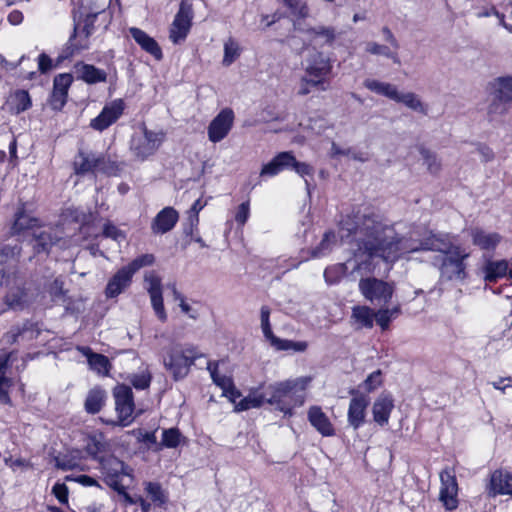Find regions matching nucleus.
Listing matches in <instances>:
<instances>
[{
    "instance_id": "nucleus-43",
    "label": "nucleus",
    "mask_w": 512,
    "mask_h": 512,
    "mask_svg": "<svg viewBox=\"0 0 512 512\" xmlns=\"http://www.w3.org/2000/svg\"><path fill=\"white\" fill-rule=\"evenodd\" d=\"M184 440L185 437L182 435L179 428L172 427L163 430L160 446L174 449L177 448Z\"/></svg>"
},
{
    "instance_id": "nucleus-60",
    "label": "nucleus",
    "mask_w": 512,
    "mask_h": 512,
    "mask_svg": "<svg viewBox=\"0 0 512 512\" xmlns=\"http://www.w3.org/2000/svg\"><path fill=\"white\" fill-rule=\"evenodd\" d=\"M65 481L67 482H76L84 487H98V488H101V485L99 484V482L89 476V475H86V474H81V475H67L65 476Z\"/></svg>"
},
{
    "instance_id": "nucleus-33",
    "label": "nucleus",
    "mask_w": 512,
    "mask_h": 512,
    "mask_svg": "<svg viewBox=\"0 0 512 512\" xmlns=\"http://www.w3.org/2000/svg\"><path fill=\"white\" fill-rule=\"evenodd\" d=\"M511 260H488L483 268L484 279L488 283H495L498 279L508 276L510 278Z\"/></svg>"
},
{
    "instance_id": "nucleus-48",
    "label": "nucleus",
    "mask_w": 512,
    "mask_h": 512,
    "mask_svg": "<svg viewBox=\"0 0 512 512\" xmlns=\"http://www.w3.org/2000/svg\"><path fill=\"white\" fill-rule=\"evenodd\" d=\"M418 150L424 160V163L427 166L428 171L433 175L438 174L441 171L442 164L436 153L430 151L424 146H420Z\"/></svg>"
},
{
    "instance_id": "nucleus-47",
    "label": "nucleus",
    "mask_w": 512,
    "mask_h": 512,
    "mask_svg": "<svg viewBox=\"0 0 512 512\" xmlns=\"http://www.w3.org/2000/svg\"><path fill=\"white\" fill-rule=\"evenodd\" d=\"M240 54L241 48L239 47L237 41H235L233 38H229L224 43V56L222 60L223 66L228 67L233 64L239 58Z\"/></svg>"
},
{
    "instance_id": "nucleus-36",
    "label": "nucleus",
    "mask_w": 512,
    "mask_h": 512,
    "mask_svg": "<svg viewBox=\"0 0 512 512\" xmlns=\"http://www.w3.org/2000/svg\"><path fill=\"white\" fill-rule=\"evenodd\" d=\"M24 332H31L34 336H40L41 329L39 323L32 319H26L22 325H13L8 332L5 333L4 338L6 342L13 345L18 342L20 337H24ZM33 337V335L31 336Z\"/></svg>"
},
{
    "instance_id": "nucleus-56",
    "label": "nucleus",
    "mask_w": 512,
    "mask_h": 512,
    "mask_svg": "<svg viewBox=\"0 0 512 512\" xmlns=\"http://www.w3.org/2000/svg\"><path fill=\"white\" fill-rule=\"evenodd\" d=\"M509 102L498 99V97L494 96L493 101L490 103L488 107V116L489 120L492 121L494 115H503L509 110Z\"/></svg>"
},
{
    "instance_id": "nucleus-17",
    "label": "nucleus",
    "mask_w": 512,
    "mask_h": 512,
    "mask_svg": "<svg viewBox=\"0 0 512 512\" xmlns=\"http://www.w3.org/2000/svg\"><path fill=\"white\" fill-rule=\"evenodd\" d=\"M90 35L83 33L80 30V23L74 22L73 31L62 49L61 53L57 56V64H62L65 60L72 58L75 54L90 48Z\"/></svg>"
},
{
    "instance_id": "nucleus-22",
    "label": "nucleus",
    "mask_w": 512,
    "mask_h": 512,
    "mask_svg": "<svg viewBox=\"0 0 512 512\" xmlns=\"http://www.w3.org/2000/svg\"><path fill=\"white\" fill-rule=\"evenodd\" d=\"M134 274L125 265L108 280L105 287V296L108 299L116 298L125 291L131 284Z\"/></svg>"
},
{
    "instance_id": "nucleus-15",
    "label": "nucleus",
    "mask_w": 512,
    "mask_h": 512,
    "mask_svg": "<svg viewBox=\"0 0 512 512\" xmlns=\"http://www.w3.org/2000/svg\"><path fill=\"white\" fill-rule=\"evenodd\" d=\"M485 493L487 498L512 497V471L505 468L491 471L486 478Z\"/></svg>"
},
{
    "instance_id": "nucleus-11",
    "label": "nucleus",
    "mask_w": 512,
    "mask_h": 512,
    "mask_svg": "<svg viewBox=\"0 0 512 512\" xmlns=\"http://www.w3.org/2000/svg\"><path fill=\"white\" fill-rule=\"evenodd\" d=\"M164 138V132H155L144 126L143 135L132 138L131 151L137 159L144 161L156 153Z\"/></svg>"
},
{
    "instance_id": "nucleus-27",
    "label": "nucleus",
    "mask_w": 512,
    "mask_h": 512,
    "mask_svg": "<svg viewBox=\"0 0 512 512\" xmlns=\"http://www.w3.org/2000/svg\"><path fill=\"white\" fill-rule=\"evenodd\" d=\"M394 409V399L390 393H381L373 403V420L380 426L389 423L390 415Z\"/></svg>"
},
{
    "instance_id": "nucleus-59",
    "label": "nucleus",
    "mask_w": 512,
    "mask_h": 512,
    "mask_svg": "<svg viewBox=\"0 0 512 512\" xmlns=\"http://www.w3.org/2000/svg\"><path fill=\"white\" fill-rule=\"evenodd\" d=\"M37 62H38V71L41 74H47L52 69L61 65V64H57V58L55 59V61H53L51 59V57L44 52H42L38 55Z\"/></svg>"
},
{
    "instance_id": "nucleus-55",
    "label": "nucleus",
    "mask_w": 512,
    "mask_h": 512,
    "mask_svg": "<svg viewBox=\"0 0 512 512\" xmlns=\"http://www.w3.org/2000/svg\"><path fill=\"white\" fill-rule=\"evenodd\" d=\"M345 266L344 264L328 266L324 270V278L328 284H336L340 282L343 277Z\"/></svg>"
},
{
    "instance_id": "nucleus-29",
    "label": "nucleus",
    "mask_w": 512,
    "mask_h": 512,
    "mask_svg": "<svg viewBox=\"0 0 512 512\" xmlns=\"http://www.w3.org/2000/svg\"><path fill=\"white\" fill-rule=\"evenodd\" d=\"M178 219L179 214L173 207H165L154 217L151 230L154 234H165L175 227Z\"/></svg>"
},
{
    "instance_id": "nucleus-64",
    "label": "nucleus",
    "mask_w": 512,
    "mask_h": 512,
    "mask_svg": "<svg viewBox=\"0 0 512 512\" xmlns=\"http://www.w3.org/2000/svg\"><path fill=\"white\" fill-rule=\"evenodd\" d=\"M52 494L63 505H67L69 501V489L65 483H55L52 487Z\"/></svg>"
},
{
    "instance_id": "nucleus-18",
    "label": "nucleus",
    "mask_w": 512,
    "mask_h": 512,
    "mask_svg": "<svg viewBox=\"0 0 512 512\" xmlns=\"http://www.w3.org/2000/svg\"><path fill=\"white\" fill-rule=\"evenodd\" d=\"M349 394L352 398L349 402L347 420L354 430H358L365 423L369 398L367 395L360 393L359 390L354 388L349 390Z\"/></svg>"
},
{
    "instance_id": "nucleus-30",
    "label": "nucleus",
    "mask_w": 512,
    "mask_h": 512,
    "mask_svg": "<svg viewBox=\"0 0 512 512\" xmlns=\"http://www.w3.org/2000/svg\"><path fill=\"white\" fill-rule=\"evenodd\" d=\"M59 238L52 230H43L32 234L31 243L33 255L45 254L48 256L52 248L58 243Z\"/></svg>"
},
{
    "instance_id": "nucleus-38",
    "label": "nucleus",
    "mask_w": 512,
    "mask_h": 512,
    "mask_svg": "<svg viewBox=\"0 0 512 512\" xmlns=\"http://www.w3.org/2000/svg\"><path fill=\"white\" fill-rule=\"evenodd\" d=\"M8 105L10 111L18 115L32 107V99L27 90L17 89L11 93L8 100Z\"/></svg>"
},
{
    "instance_id": "nucleus-19",
    "label": "nucleus",
    "mask_w": 512,
    "mask_h": 512,
    "mask_svg": "<svg viewBox=\"0 0 512 512\" xmlns=\"http://www.w3.org/2000/svg\"><path fill=\"white\" fill-rule=\"evenodd\" d=\"M234 112L231 108L222 109L208 126V138L217 143L223 140L232 129Z\"/></svg>"
},
{
    "instance_id": "nucleus-20",
    "label": "nucleus",
    "mask_w": 512,
    "mask_h": 512,
    "mask_svg": "<svg viewBox=\"0 0 512 512\" xmlns=\"http://www.w3.org/2000/svg\"><path fill=\"white\" fill-rule=\"evenodd\" d=\"M71 73H60L53 79V88L49 98V103L54 110H62L68 100V92L73 83Z\"/></svg>"
},
{
    "instance_id": "nucleus-8",
    "label": "nucleus",
    "mask_w": 512,
    "mask_h": 512,
    "mask_svg": "<svg viewBox=\"0 0 512 512\" xmlns=\"http://www.w3.org/2000/svg\"><path fill=\"white\" fill-rule=\"evenodd\" d=\"M32 204L28 201L19 200L12 214L9 226L11 236H23L29 231L43 226L42 220L34 215L30 209Z\"/></svg>"
},
{
    "instance_id": "nucleus-50",
    "label": "nucleus",
    "mask_w": 512,
    "mask_h": 512,
    "mask_svg": "<svg viewBox=\"0 0 512 512\" xmlns=\"http://www.w3.org/2000/svg\"><path fill=\"white\" fill-rule=\"evenodd\" d=\"M283 4L297 19H305L309 16V7L301 0H283Z\"/></svg>"
},
{
    "instance_id": "nucleus-52",
    "label": "nucleus",
    "mask_w": 512,
    "mask_h": 512,
    "mask_svg": "<svg viewBox=\"0 0 512 512\" xmlns=\"http://www.w3.org/2000/svg\"><path fill=\"white\" fill-rule=\"evenodd\" d=\"M155 262V256L153 254H142L130 261L126 266L128 269L135 274L138 270L143 267L151 266Z\"/></svg>"
},
{
    "instance_id": "nucleus-51",
    "label": "nucleus",
    "mask_w": 512,
    "mask_h": 512,
    "mask_svg": "<svg viewBox=\"0 0 512 512\" xmlns=\"http://www.w3.org/2000/svg\"><path fill=\"white\" fill-rule=\"evenodd\" d=\"M263 403H266L265 393L258 397H245L241 399L238 403H236L234 409L237 412L246 411L249 410L250 408H259L262 406Z\"/></svg>"
},
{
    "instance_id": "nucleus-25",
    "label": "nucleus",
    "mask_w": 512,
    "mask_h": 512,
    "mask_svg": "<svg viewBox=\"0 0 512 512\" xmlns=\"http://www.w3.org/2000/svg\"><path fill=\"white\" fill-rule=\"evenodd\" d=\"M145 279L149 283L147 290L151 299L153 310L157 318L164 323L167 321V313L164 307L161 279L157 275H150Z\"/></svg>"
},
{
    "instance_id": "nucleus-37",
    "label": "nucleus",
    "mask_w": 512,
    "mask_h": 512,
    "mask_svg": "<svg viewBox=\"0 0 512 512\" xmlns=\"http://www.w3.org/2000/svg\"><path fill=\"white\" fill-rule=\"evenodd\" d=\"M27 289L24 286H18L15 289L8 291L3 297V303L6 305L0 311V314L8 310L23 309L26 304Z\"/></svg>"
},
{
    "instance_id": "nucleus-57",
    "label": "nucleus",
    "mask_w": 512,
    "mask_h": 512,
    "mask_svg": "<svg viewBox=\"0 0 512 512\" xmlns=\"http://www.w3.org/2000/svg\"><path fill=\"white\" fill-rule=\"evenodd\" d=\"M104 449H105V445L100 440H98L96 437L89 438V440L86 444V447H85L87 454L92 459L98 460L99 462H100V459L102 458L99 455L104 451Z\"/></svg>"
},
{
    "instance_id": "nucleus-1",
    "label": "nucleus",
    "mask_w": 512,
    "mask_h": 512,
    "mask_svg": "<svg viewBox=\"0 0 512 512\" xmlns=\"http://www.w3.org/2000/svg\"><path fill=\"white\" fill-rule=\"evenodd\" d=\"M340 229L353 236L354 256L365 262L375 260L395 264L406 255L418 251L444 254L454 244L447 238L431 234L418 241L398 233L379 208L372 204H360L340 221Z\"/></svg>"
},
{
    "instance_id": "nucleus-2",
    "label": "nucleus",
    "mask_w": 512,
    "mask_h": 512,
    "mask_svg": "<svg viewBox=\"0 0 512 512\" xmlns=\"http://www.w3.org/2000/svg\"><path fill=\"white\" fill-rule=\"evenodd\" d=\"M335 59L323 51L313 50L305 59L304 76L300 79V88L297 92L300 96H306L313 89L326 91L335 76Z\"/></svg>"
},
{
    "instance_id": "nucleus-46",
    "label": "nucleus",
    "mask_w": 512,
    "mask_h": 512,
    "mask_svg": "<svg viewBox=\"0 0 512 512\" xmlns=\"http://www.w3.org/2000/svg\"><path fill=\"white\" fill-rule=\"evenodd\" d=\"M397 103H403L408 108L418 111L424 115L428 113V108L424 105L418 96L413 92H408L405 94L399 93V98L396 100Z\"/></svg>"
},
{
    "instance_id": "nucleus-42",
    "label": "nucleus",
    "mask_w": 512,
    "mask_h": 512,
    "mask_svg": "<svg viewBox=\"0 0 512 512\" xmlns=\"http://www.w3.org/2000/svg\"><path fill=\"white\" fill-rule=\"evenodd\" d=\"M492 85L495 87L494 96L512 102V76L498 77Z\"/></svg>"
},
{
    "instance_id": "nucleus-4",
    "label": "nucleus",
    "mask_w": 512,
    "mask_h": 512,
    "mask_svg": "<svg viewBox=\"0 0 512 512\" xmlns=\"http://www.w3.org/2000/svg\"><path fill=\"white\" fill-rule=\"evenodd\" d=\"M72 168L77 176L95 174L97 171L108 176H117L122 170V165L104 154L96 156L93 153H87L79 149L72 163Z\"/></svg>"
},
{
    "instance_id": "nucleus-62",
    "label": "nucleus",
    "mask_w": 512,
    "mask_h": 512,
    "mask_svg": "<svg viewBox=\"0 0 512 512\" xmlns=\"http://www.w3.org/2000/svg\"><path fill=\"white\" fill-rule=\"evenodd\" d=\"M366 52L372 55H384L388 58L395 59L396 54L391 52L389 47L385 45H380L376 42H368L365 48Z\"/></svg>"
},
{
    "instance_id": "nucleus-63",
    "label": "nucleus",
    "mask_w": 512,
    "mask_h": 512,
    "mask_svg": "<svg viewBox=\"0 0 512 512\" xmlns=\"http://www.w3.org/2000/svg\"><path fill=\"white\" fill-rule=\"evenodd\" d=\"M173 294L175 300H179V307L181 311L188 315L189 318L196 320L199 317V313L192 309V307L186 302L185 297L176 289L173 290Z\"/></svg>"
},
{
    "instance_id": "nucleus-16",
    "label": "nucleus",
    "mask_w": 512,
    "mask_h": 512,
    "mask_svg": "<svg viewBox=\"0 0 512 512\" xmlns=\"http://www.w3.org/2000/svg\"><path fill=\"white\" fill-rule=\"evenodd\" d=\"M125 108L126 103L122 98L112 100L91 120L90 127L96 131L103 132L120 119Z\"/></svg>"
},
{
    "instance_id": "nucleus-21",
    "label": "nucleus",
    "mask_w": 512,
    "mask_h": 512,
    "mask_svg": "<svg viewBox=\"0 0 512 512\" xmlns=\"http://www.w3.org/2000/svg\"><path fill=\"white\" fill-rule=\"evenodd\" d=\"M128 32L142 51L151 55L156 61H161L163 59L164 55L161 46L144 30L138 27H130Z\"/></svg>"
},
{
    "instance_id": "nucleus-26",
    "label": "nucleus",
    "mask_w": 512,
    "mask_h": 512,
    "mask_svg": "<svg viewBox=\"0 0 512 512\" xmlns=\"http://www.w3.org/2000/svg\"><path fill=\"white\" fill-rule=\"evenodd\" d=\"M293 162L294 154L292 151L279 152L268 163L262 166L260 177H274L284 170H290Z\"/></svg>"
},
{
    "instance_id": "nucleus-53",
    "label": "nucleus",
    "mask_w": 512,
    "mask_h": 512,
    "mask_svg": "<svg viewBox=\"0 0 512 512\" xmlns=\"http://www.w3.org/2000/svg\"><path fill=\"white\" fill-rule=\"evenodd\" d=\"M250 217V197L242 202L234 213V220L239 228H243Z\"/></svg>"
},
{
    "instance_id": "nucleus-35",
    "label": "nucleus",
    "mask_w": 512,
    "mask_h": 512,
    "mask_svg": "<svg viewBox=\"0 0 512 512\" xmlns=\"http://www.w3.org/2000/svg\"><path fill=\"white\" fill-rule=\"evenodd\" d=\"M375 311L366 305H356L352 308L351 321L355 329H372L375 321Z\"/></svg>"
},
{
    "instance_id": "nucleus-39",
    "label": "nucleus",
    "mask_w": 512,
    "mask_h": 512,
    "mask_svg": "<svg viewBox=\"0 0 512 512\" xmlns=\"http://www.w3.org/2000/svg\"><path fill=\"white\" fill-rule=\"evenodd\" d=\"M84 354L87 357L90 368L103 376H108L112 368L111 362L107 356L93 352L89 347H86Z\"/></svg>"
},
{
    "instance_id": "nucleus-31",
    "label": "nucleus",
    "mask_w": 512,
    "mask_h": 512,
    "mask_svg": "<svg viewBox=\"0 0 512 512\" xmlns=\"http://www.w3.org/2000/svg\"><path fill=\"white\" fill-rule=\"evenodd\" d=\"M22 247L18 244H5L0 247V277L7 279L8 271L12 263L17 264L21 257Z\"/></svg>"
},
{
    "instance_id": "nucleus-14",
    "label": "nucleus",
    "mask_w": 512,
    "mask_h": 512,
    "mask_svg": "<svg viewBox=\"0 0 512 512\" xmlns=\"http://www.w3.org/2000/svg\"><path fill=\"white\" fill-rule=\"evenodd\" d=\"M193 17L192 4L182 0L169 29V39L172 43L178 44L187 38L192 27Z\"/></svg>"
},
{
    "instance_id": "nucleus-41",
    "label": "nucleus",
    "mask_w": 512,
    "mask_h": 512,
    "mask_svg": "<svg viewBox=\"0 0 512 512\" xmlns=\"http://www.w3.org/2000/svg\"><path fill=\"white\" fill-rule=\"evenodd\" d=\"M145 491L155 507L162 508L168 502V496L158 482H146Z\"/></svg>"
},
{
    "instance_id": "nucleus-54",
    "label": "nucleus",
    "mask_w": 512,
    "mask_h": 512,
    "mask_svg": "<svg viewBox=\"0 0 512 512\" xmlns=\"http://www.w3.org/2000/svg\"><path fill=\"white\" fill-rule=\"evenodd\" d=\"M382 385V371L380 369H377L367 376V378L364 380L361 386L367 393H371L375 391L377 388L381 387Z\"/></svg>"
},
{
    "instance_id": "nucleus-58",
    "label": "nucleus",
    "mask_w": 512,
    "mask_h": 512,
    "mask_svg": "<svg viewBox=\"0 0 512 512\" xmlns=\"http://www.w3.org/2000/svg\"><path fill=\"white\" fill-rule=\"evenodd\" d=\"M99 236L110 238L114 241H120L125 238L124 232L110 221L104 224L101 235H97L96 238Z\"/></svg>"
},
{
    "instance_id": "nucleus-40",
    "label": "nucleus",
    "mask_w": 512,
    "mask_h": 512,
    "mask_svg": "<svg viewBox=\"0 0 512 512\" xmlns=\"http://www.w3.org/2000/svg\"><path fill=\"white\" fill-rule=\"evenodd\" d=\"M363 84L368 90L378 95L385 96L395 102L399 98V92L396 86L390 83L380 82L378 80L368 78L364 81Z\"/></svg>"
},
{
    "instance_id": "nucleus-34",
    "label": "nucleus",
    "mask_w": 512,
    "mask_h": 512,
    "mask_svg": "<svg viewBox=\"0 0 512 512\" xmlns=\"http://www.w3.org/2000/svg\"><path fill=\"white\" fill-rule=\"evenodd\" d=\"M306 35L310 42L319 44L321 47L327 45L332 46L336 40L337 32L332 26H317L310 27L305 30Z\"/></svg>"
},
{
    "instance_id": "nucleus-61",
    "label": "nucleus",
    "mask_w": 512,
    "mask_h": 512,
    "mask_svg": "<svg viewBox=\"0 0 512 512\" xmlns=\"http://www.w3.org/2000/svg\"><path fill=\"white\" fill-rule=\"evenodd\" d=\"M152 376L149 372L134 374L131 378L132 386L137 390H145L150 387Z\"/></svg>"
},
{
    "instance_id": "nucleus-24",
    "label": "nucleus",
    "mask_w": 512,
    "mask_h": 512,
    "mask_svg": "<svg viewBox=\"0 0 512 512\" xmlns=\"http://www.w3.org/2000/svg\"><path fill=\"white\" fill-rule=\"evenodd\" d=\"M469 234L472 244L485 252H494L502 241L498 232H488L480 227L471 228Z\"/></svg>"
},
{
    "instance_id": "nucleus-44",
    "label": "nucleus",
    "mask_w": 512,
    "mask_h": 512,
    "mask_svg": "<svg viewBox=\"0 0 512 512\" xmlns=\"http://www.w3.org/2000/svg\"><path fill=\"white\" fill-rule=\"evenodd\" d=\"M207 369L210 372L211 379L213 383L218 386L222 393L229 389L232 385H234V380L232 377L221 375L218 371V363L216 362H208Z\"/></svg>"
},
{
    "instance_id": "nucleus-12",
    "label": "nucleus",
    "mask_w": 512,
    "mask_h": 512,
    "mask_svg": "<svg viewBox=\"0 0 512 512\" xmlns=\"http://www.w3.org/2000/svg\"><path fill=\"white\" fill-rule=\"evenodd\" d=\"M261 328L264 337L269 341L270 345L278 351H289L305 352L308 348L306 341H293L288 339H281L277 337L270 324V308L268 306H262L260 311Z\"/></svg>"
},
{
    "instance_id": "nucleus-5",
    "label": "nucleus",
    "mask_w": 512,
    "mask_h": 512,
    "mask_svg": "<svg viewBox=\"0 0 512 512\" xmlns=\"http://www.w3.org/2000/svg\"><path fill=\"white\" fill-rule=\"evenodd\" d=\"M203 354L195 346H175L168 350L164 357L165 369L175 381L185 378L195 361Z\"/></svg>"
},
{
    "instance_id": "nucleus-3",
    "label": "nucleus",
    "mask_w": 512,
    "mask_h": 512,
    "mask_svg": "<svg viewBox=\"0 0 512 512\" xmlns=\"http://www.w3.org/2000/svg\"><path fill=\"white\" fill-rule=\"evenodd\" d=\"M266 403L282 412L284 417H292L296 407H300L305 402L303 394H298V382L286 380L270 385L265 392Z\"/></svg>"
},
{
    "instance_id": "nucleus-13",
    "label": "nucleus",
    "mask_w": 512,
    "mask_h": 512,
    "mask_svg": "<svg viewBox=\"0 0 512 512\" xmlns=\"http://www.w3.org/2000/svg\"><path fill=\"white\" fill-rule=\"evenodd\" d=\"M99 470L102 480L112 490L122 484L124 476L131 475L129 466L113 455L100 459Z\"/></svg>"
},
{
    "instance_id": "nucleus-7",
    "label": "nucleus",
    "mask_w": 512,
    "mask_h": 512,
    "mask_svg": "<svg viewBox=\"0 0 512 512\" xmlns=\"http://www.w3.org/2000/svg\"><path fill=\"white\" fill-rule=\"evenodd\" d=\"M470 257L461 245L454 244L442 256L440 271L448 280H464L467 278L466 260Z\"/></svg>"
},
{
    "instance_id": "nucleus-23",
    "label": "nucleus",
    "mask_w": 512,
    "mask_h": 512,
    "mask_svg": "<svg viewBox=\"0 0 512 512\" xmlns=\"http://www.w3.org/2000/svg\"><path fill=\"white\" fill-rule=\"evenodd\" d=\"M310 425L322 436L332 437L336 434L335 427L320 406L312 405L307 411Z\"/></svg>"
},
{
    "instance_id": "nucleus-45",
    "label": "nucleus",
    "mask_w": 512,
    "mask_h": 512,
    "mask_svg": "<svg viewBox=\"0 0 512 512\" xmlns=\"http://www.w3.org/2000/svg\"><path fill=\"white\" fill-rule=\"evenodd\" d=\"M336 243V234L333 230H327L320 243L312 250L314 257H322L332 250Z\"/></svg>"
},
{
    "instance_id": "nucleus-10",
    "label": "nucleus",
    "mask_w": 512,
    "mask_h": 512,
    "mask_svg": "<svg viewBox=\"0 0 512 512\" xmlns=\"http://www.w3.org/2000/svg\"><path fill=\"white\" fill-rule=\"evenodd\" d=\"M359 290L368 301L384 306L391 301L395 288L392 283L375 277H367L359 281Z\"/></svg>"
},
{
    "instance_id": "nucleus-49",
    "label": "nucleus",
    "mask_w": 512,
    "mask_h": 512,
    "mask_svg": "<svg viewBox=\"0 0 512 512\" xmlns=\"http://www.w3.org/2000/svg\"><path fill=\"white\" fill-rule=\"evenodd\" d=\"M16 352V350H13L0 355V387L6 386V388H10L12 386V379L6 376V372L11 366L13 355Z\"/></svg>"
},
{
    "instance_id": "nucleus-6",
    "label": "nucleus",
    "mask_w": 512,
    "mask_h": 512,
    "mask_svg": "<svg viewBox=\"0 0 512 512\" xmlns=\"http://www.w3.org/2000/svg\"><path fill=\"white\" fill-rule=\"evenodd\" d=\"M115 400L116 419H103L101 421L111 427H127L135 419V402L132 388L125 384H118L113 388Z\"/></svg>"
},
{
    "instance_id": "nucleus-32",
    "label": "nucleus",
    "mask_w": 512,
    "mask_h": 512,
    "mask_svg": "<svg viewBox=\"0 0 512 512\" xmlns=\"http://www.w3.org/2000/svg\"><path fill=\"white\" fill-rule=\"evenodd\" d=\"M107 392L100 385H96L91 388L84 401V410L87 414L95 415L98 414L107 402Z\"/></svg>"
},
{
    "instance_id": "nucleus-9",
    "label": "nucleus",
    "mask_w": 512,
    "mask_h": 512,
    "mask_svg": "<svg viewBox=\"0 0 512 512\" xmlns=\"http://www.w3.org/2000/svg\"><path fill=\"white\" fill-rule=\"evenodd\" d=\"M439 501L447 511H454L459 506V485L455 467L446 466L439 473Z\"/></svg>"
},
{
    "instance_id": "nucleus-28",
    "label": "nucleus",
    "mask_w": 512,
    "mask_h": 512,
    "mask_svg": "<svg viewBox=\"0 0 512 512\" xmlns=\"http://www.w3.org/2000/svg\"><path fill=\"white\" fill-rule=\"evenodd\" d=\"M76 78L85 82L88 85L97 83H104L107 81V73L105 70L96 67L93 64H88L83 61H78L74 65Z\"/></svg>"
}]
</instances>
